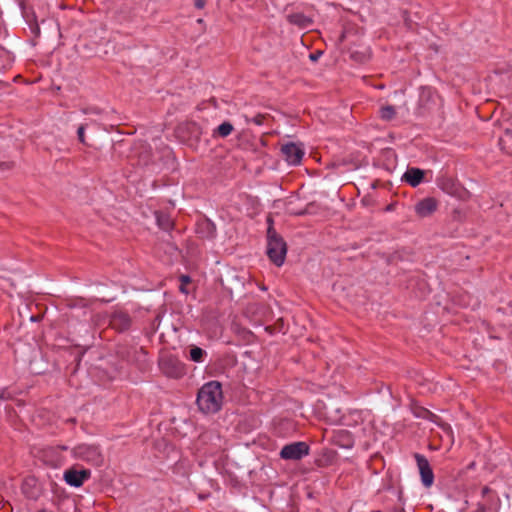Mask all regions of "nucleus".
<instances>
[{"mask_svg":"<svg viewBox=\"0 0 512 512\" xmlns=\"http://www.w3.org/2000/svg\"><path fill=\"white\" fill-rule=\"evenodd\" d=\"M309 446L305 442H294L285 445L280 451V457L285 460H300L309 454Z\"/></svg>","mask_w":512,"mask_h":512,"instance_id":"5","label":"nucleus"},{"mask_svg":"<svg viewBox=\"0 0 512 512\" xmlns=\"http://www.w3.org/2000/svg\"><path fill=\"white\" fill-rule=\"evenodd\" d=\"M90 471L86 469L76 470L74 468L64 471L65 482L73 487H80L83 483L90 478Z\"/></svg>","mask_w":512,"mask_h":512,"instance_id":"7","label":"nucleus"},{"mask_svg":"<svg viewBox=\"0 0 512 512\" xmlns=\"http://www.w3.org/2000/svg\"><path fill=\"white\" fill-rule=\"evenodd\" d=\"M22 493L30 500H38L42 494V490L34 477H28L23 481Z\"/></svg>","mask_w":512,"mask_h":512,"instance_id":"10","label":"nucleus"},{"mask_svg":"<svg viewBox=\"0 0 512 512\" xmlns=\"http://www.w3.org/2000/svg\"><path fill=\"white\" fill-rule=\"evenodd\" d=\"M181 282L183 285L186 283H189L190 282L189 276H185V275L181 276Z\"/></svg>","mask_w":512,"mask_h":512,"instance_id":"25","label":"nucleus"},{"mask_svg":"<svg viewBox=\"0 0 512 512\" xmlns=\"http://www.w3.org/2000/svg\"><path fill=\"white\" fill-rule=\"evenodd\" d=\"M156 220L158 226L165 230L170 231L173 228V220L168 214L162 213V212H156Z\"/></svg>","mask_w":512,"mask_h":512,"instance_id":"16","label":"nucleus"},{"mask_svg":"<svg viewBox=\"0 0 512 512\" xmlns=\"http://www.w3.org/2000/svg\"><path fill=\"white\" fill-rule=\"evenodd\" d=\"M396 115V110L393 106L387 105L380 109V117L383 120L390 121L392 120Z\"/></svg>","mask_w":512,"mask_h":512,"instance_id":"18","label":"nucleus"},{"mask_svg":"<svg viewBox=\"0 0 512 512\" xmlns=\"http://www.w3.org/2000/svg\"><path fill=\"white\" fill-rule=\"evenodd\" d=\"M424 178V171L419 168H409L403 175V179L412 187L418 186Z\"/></svg>","mask_w":512,"mask_h":512,"instance_id":"13","label":"nucleus"},{"mask_svg":"<svg viewBox=\"0 0 512 512\" xmlns=\"http://www.w3.org/2000/svg\"><path fill=\"white\" fill-rule=\"evenodd\" d=\"M281 152L285 160L291 165L299 164L304 155L303 149L295 143L284 144L281 147Z\"/></svg>","mask_w":512,"mask_h":512,"instance_id":"8","label":"nucleus"},{"mask_svg":"<svg viewBox=\"0 0 512 512\" xmlns=\"http://www.w3.org/2000/svg\"><path fill=\"white\" fill-rule=\"evenodd\" d=\"M161 371L170 378H180L185 373L184 365L175 356L165 355L159 360Z\"/></svg>","mask_w":512,"mask_h":512,"instance_id":"4","label":"nucleus"},{"mask_svg":"<svg viewBox=\"0 0 512 512\" xmlns=\"http://www.w3.org/2000/svg\"><path fill=\"white\" fill-rule=\"evenodd\" d=\"M82 112L84 114H89V113H98V111L96 109H90V108H84L82 109Z\"/></svg>","mask_w":512,"mask_h":512,"instance_id":"24","label":"nucleus"},{"mask_svg":"<svg viewBox=\"0 0 512 512\" xmlns=\"http://www.w3.org/2000/svg\"><path fill=\"white\" fill-rule=\"evenodd\" d=\"M234 130V126L228 122L225 121L221 123L216 129H214L212 133L213 138H226L228 137Z\"/></svg>","mask_w":512,"mask_h":512,"instance_id":"15","label":"nucleus"},{"mask_svg":"<svg viewBox=\"0 0 512 512\" xmlns=\"http://www.w3.org/2000/svg\"><path fill=\"white\" fill-rule=\"evenodd\" d=\"M335 443L343 448H352L353 447V439L351 434L348 431L341 430L339 431L336 436Z\"/></svg>","mask_w":512,"mask_h":512,"instance_id":"14","label":"nucleus"},{"mask_svg":"<svg viewBox=\"0 0 512 512\" xmlns=\"http://www.w3.org/2000/svg\"><path fill=\"white\" fill-rule=\"evenodd\" d=\"M265 116L263 114H257L254 116L251 121L255 123L256 125H262L264 123Z\"/></svg>","mask_w":512,"mask_h":512,"instance_id":"22","label":"nucleus"},{"mask_svg":"<svg viewBox=\"0 0 512 512\" xmlns=\"http://www.w3.org/2000/svg\"><path fill=\"white\" fill-rule=\"evenodd\" d=\"M289 22L301 27L307 24V18L301 13H294L288 16Z\"/></svg>","mask_w":512,"mask_h":512,"instance_id":"19","label":"nucleus"},{"mask_svg":"<svg viewBox=\"0 0 512 512\" xmlns=\"http://www.w3.org/2000/svg\"><path fill=\"white\" fill-rule=\"evenodd\" d=\"M310 59H311L312 61H316V60L318 59V55H316V54H311V55H310Z\"/></svg>","mask_w":512,"mask_h":512,"instance_id":"26","label":"nucleus"},{"mask_svg":"<svg viewBox=\"0 0 512 512\" xmlns=\"http://www.w3.org/2000/svg\"><path fill=\"white\" fill-rule=\"evenodd\" d=\"M131 325L130 316L123 311H115L110 318V326L119 331H126Z\"/></svg>","mask_w":512,"mask_h":512,"instance_id":"11","label":"nucleus"},{"mask_svg":"<svg viewBox=\"0 0 512 512\" xmlns=\"http://www.w3.org/2000/svg\"><path fill=\"white\" fill-rule=\"evenodd\" d=\"M197 234L201 238L212 239L216 234V227L210 220L205 219L197 224Z\"/></svg>","mask_w":512,"mask_h":512,"instance_id":"12","label":"nucleus"},{"mask_svg":"<svg viewBox=\"0 0 512 512\" xmlns=\"http://www.w3.org/2000/svg\"><path fill=\"white\" fill-rule=\"evenodd\" d=\"M71 452L75 459L84 461L92 466L99 467L104 461V457L99 446L94 444H78Z\"/></svg>","mask_w":512,"mask_h":512,"instance_id":"3","label":"nucleus"},{"mask_svg":"<svg viewBox=\"0 0 512 512\" xmlns=\"http://www.w3.org/2000/svg\"><path fill=\"white\" fill-rule=\"evenodd\" d=\"M438 208V202L433 197H427L419 202H417L414 206L415 213L420 218H425L431 216Z\"/></svg>","mask_w":512,"mask_h":512,"instance_id":"9","label":"nucleus"},{"mask_svg":"<svg viewBox=\"0 0 512 512\" xmlns=\"http://www.w3.org/2000/svg\"><path fill=\"white\" fill-rule=\"evenodd\" d=\"M180 290H181L182 292H186L185 287H184V285H183V284L181 285Z\"/></svg>","mask_w":512,"mask_h":512,"instance_id":"27","label":"nucleus"},{"mask_svg":"<svg viewBox=\"0 0 512 512\" xmlns=\"http://www.w3.org/2000/svg\"><path fill=\"white\" fill-rule=\"evenodd\" d=\"M418 416L429 419L433 422H436V420L438 419L437 415H435L434 413L430 412L427 409H422V412L420 414H418Z\"/></svg>","mask_w":512,"mask_h":512,"instance_id":"20","label":"nucleus"},{"mask_svg":"<svg viewBox=\"0 0 512 512\" xmlns=\"http://www.w3.org/2000/svg\"><path fill=\"white\" fill-rule=\"evenodd\" d=\"M205 355L206 351L198 346H193L190 349V359L194 362H202Z\"/></svg>","mask_w":512,"mask_h":512,"instance_id":"17","label":"nucleus"},{"mask_svg":"<svg viewBox=\"0 0 512 512\" xmlns=\"http://www.w3.org/2000/svg\"><path fill=\"white\" fill-rule=\"evenodd\" d=\"M38 512H52V511L47 510V509H41V510H39Z\"/></svg>","mask_w":512,"mask_h":512,"instance_id":"28","label":"nucleus"},{"mask_svg":"<svg viewBox=\"0 0 512 512\" xmlns=\"http://www.w3.org/2000/svg\"><path fill=\"white\" fill-rule=\"evenodd\" d=\"M415 460L417 462L422 484L426 488H430L434 483V473L427 458L424 455L416 453Z\"/></svg>","mask_w":512,"mask_h":512,"instance_id":"6","label":"nucleus"},{"mask_svg":"<svg viewBox=\"0 0 512 512\" xmlns=\"http://www.w3.org/2000/svg\"><path fill=\"white\" fill-rule=\"evenodd\" d=\"M222 400L221 384L217 381H210L198 391L196 403L202 412L209 414L220 410Z\"/></svg>","mask_w":512,"mask_h":512,"instance_id":"1","label":"nucleus"},{"mask_svg":"<svg viewBox=\"0 0 512 512\" xmlns=\"http://www.w3.org/2000/svg\"><path fill=\"white\" fill-rule=\"evenodd\" d=\"M287 253V245L283 238L270 224L267 229V255L278 267L282 266Z\"/></svg>","mask_w":512,"mask_h":512,"instance_id":"2","label":"nucleus"},{"mask_svg":"<svg viewBox=\"0 0 512 512\" xmlns=\"http://www.w3.org/2000/svg\"><path fill=\"white\" fill-rule=\"evenodd\" d=\"M195 7L198 9L204 8L206 1L205 0H195L194 1Z\"/></svg>","mask_w":512,"mask_h":512,"instance_id":"23","label":"nucleus"},{"mask_svg":"<svg viewBox=\"0 0 512 512\" xmlns=\"http://www.w3.org/2000/svg\"><path fill=\"white\" fill-rule=\"evenodd\" d=\"M85 129H86V126L84 124H81L79 127H78V130H77V136H78V140L80 143L82 144H86V140H85Z\"/></svg>","mask_w":512,"mask_h":512,"instance_id":"21","label":"nucleus"}]
</instances>
